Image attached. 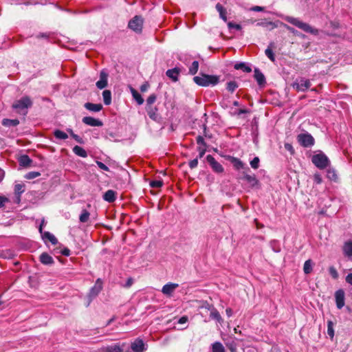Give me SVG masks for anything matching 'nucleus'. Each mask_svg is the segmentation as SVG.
Segmentation results:
<instances>
[{
	"instance_id": "9",
	"label": "nucleus",
	"mask_w": 352,
	"mask_h": 352,
	"mask_svg": "<svg viewBox=\"0 0 352 352\" xmlns=\"http://www.w3.org/2000/svg\"><path fill=\"white\" fill-rule=\"evenodd\" d=\"M178 287L177 283H169L163 286L162 292L166 296H171Z\"/></svg>"
},
{
	"instance_id": "18",
	"label": "nucleus",
	"mask_w": 352,
	"mask_h": 352,
	"mask_svg": "<svg viewBox=\"0 0 352 352\" xmlns=\"http://www.w3.org/2000/svg\"><path fill=\"white\" fill-rule=\"evenodd\" d=\"M146 110L151 119L155 121L158 119L157 109L156 107L148 106L146 107Z\"/></svg>"
},
{
	"instance_id": "58",
	"label": "nucleus",
	"mask_w": 352,
	"mask_h": 352,
	"mask_svg": "<svg viewBox=\"0 0 352 352\" xmlns=\"http://www.w3.org/2000/svg\"><path fill=\"white\" fill-rule=\"evenodd\" d=\"M346 282L349 285H352V273L349 274L346 276Z\"/></svg>"
},
{
	"instance_id": "33",
	"label": "nucleus",
	"mask_w": 352,
	"mask_h": 352,
	"mask_svg": "<svg viewBox=\"0 0 352 352\" xmlns=\"http://www.w3.org/2000/svg\"><path fill=\"white\" fill-rule=\"evenodd\" d=\"M312 269H313V263H312L311 260L309 259V260L306 261L305 262L304 266H303V271H304L305 274H310L312 271Z\"/></svg>"
},
{
	"instance_id": "3",
	"label": "nucleus",
	"mask_w": 352,
	"mask_h": 352,
	"mask_svg": "<svg viewBox=\"0 0 352 352\" xmlns=\"http://www.w3.org/2000/svg\"><path fill=\"white\" fill-rule=\"evenodd\" d=\"M195 82L198 85L208 87L210 85H217L219 82V78L216 76L203 74L199 76H195L193 78Z\"/></svg>"
},
{
	"instance_id": "17",
	"label": "nucleus",
	"mask_w": 352,
	"mask_h": 352,
	"mask_svg": "<svg viewBox=\"0 0 352 352\" xmlns=\"http://www.w3.org/2000/svg\"><path fill=\"white\" fill-rule=\"evenodd\" d=\"M40 261L44 265H52L54 263L53 258L47 253L43 252L40 255Z\"/></svg>"
},
{
	"instance_id": "57",
	"label": "nucleus",
	"mask_w": 352,
	"mask_h": 352,
	"mask_svg": "<svg viewBox=\"0 0 352 352\" xmlns=\"http://www.w3.org/2000/svg\"><path fill=\"white\" fill-rule=\"evenodd\" d=\"M133 278H129L127 279V280H126V284L124 285V287L129 288V287H130L133 285Z\"/></svg>"
},
{
	"instance_id": "48",
	"label": "nucleus",
	"mask_w": 352,
	"mask_h": 352,
	"mask_svg": "<svg viewBox=\"0 0 352 352\" xmlns=\"http://www.w3.org/2000/svg\"><path fill=\"white\" fill-rule=\"evenodd\" d=\"M156 100V96L155 94H151L146 100V107L152 106V104Z\"/></svg>"
},
{
	"instance_id": "12",
	"label": "nucleus",
	"mask_w": 352,
	"mask_h": 352,
	"mask_svg": "<svg viewBox=\"0 0 352 352\" xmlns=\"http://www.w3.org/2000/svg\"><path fill=\"white\" fill-rule=\"evenodd\" d=\"M82 122L87 125L91 126H102V122L98 119H96L93 117L86 116L82 118Z\"/></svg>"
},
{
	"instance_id": "34",
	"label": "nucleus",
	"mask_w": 352,
	"mask_h": 352,
	"mask_svg": "<svg viewBox=\"0 0 352 352\" xmlns=\"http://www.w3.org/2000/svg\"><path fill=\"white\" fill-rule=\"evenodd\" d=\"M334 323L331 320L327 321V333L330 337L331 340H333L334 338V329H333Z\"/></svg>"
},
{
	"instance_id": "55",
	"label": "nucleus",
	"mask_w": 352,
	"mask_h": 352,
	"mask_svg": "<svg viewBox=\"0 0 352 352\" xmlns=\"http://www.w3.org/2000/svg\"><path fill=\"white\" fill-rule=\"evenodd\" d=\"M285 148L286 150L289 151L291 153H294V148L292 144H290L289 143H286V144H285Z\"/></svg>"
},
{
	"instance_id": "49",
	"label": "nucleus",
	"mask_w": 352,
	"mask_h": 352,
	"mask_svg": "<svg viewBox=\"0 0 352 352\" xmlns=\"http://www.w3.org/2000/svg\"><path fill=\"white\" fill-rule=\"evenodd\" d=\"M228 27L229 29L234 28L236 30H241V28H242L241 25L236 24V23H234L232 22H228Z\"/></svg>"
},
{
	"instance_id": "35",
	"label": "nucleus",
	"mask_w": 352,
	"mask_h": 352,
	"mask_svg": "<svg viewBox=\"0 0 352 352\" xmlns=\"http://www.w3.org/2000/svg\"><path fill=\"white\" fill-rule=\"evenodd\" d=\"M43 237L49 240L53 245H56L58 243V240L55 236L49 232H45L43 234Z\"/></svg>"
},
{
	"instance_id": "44",
	"label": "nucleus",
	"mask_w": 352,
	"mask_h": 352,
	"mask_svg": "<svg viewBox=\"0 0 352 352\" xmlns=\"http://www.w3.org/2000/svg\"><path fill=\"white\" fill-rule=\"evenodd\" d=\"M163 185V182L161 180H153L150 182V186L152 188H158L162 187Z\"/></svg>"
},
{
	"instance_id": "46",
	"label": "nucleus",
	"mask_w": 352,
	"mask_h": 352,
	"mask_svg": "<svg viewBox=\"0 0 352 352\" xmlns=\"http://www.w3.org/2000/svg\"><path fill=\"white\" fill-rule=\"evenodd\" d=\"M327 177L333 181H336L338 179L337 175L333 170H328Z\"/></svg>"
},
{
	"instance_id": "45",
	"label": "nucleus",
	"mask_w": 352,
	"mask_h": 352,
	"mask_svg": "<svg viewBox=\"0 0 352 352\" xmlns=\"http://www.w3.org/2000/svg\"><path fill=\"white\" fill-rule=\"evenodd\" d=\"M210 317L213 319H215L218 321H220L221 320V317L219 314V313L216 310L214 309L210 312Z\"/></svg>"
},
{
	"instance_id": "16",
	"label": "nucleus",
	"mask_w": 352,
	"mask_h": 352,
	"mask_svg": "<svg viewBox=\"0 0 352 352\" xmlns=\"http://www.w3.org/2000/svg\"><path fill=\"white\" fill-rule=\"evenodd\" d=\"M116 192L113 190H108L103 195V199L109 203H112L116 199Z\"/></svg>"
},
{
	"instance_id": "52",
	"label": "nucleus",
	"mask_w": 352,
	"mask_h": 352,
	"mask_svg": "<svg viewBox=\"0 0 352 352\" xmlns=\"http://www.w3.org/2000/svg\"><path fill=\"white\" fill-rule=\"evenodd\" d=\"M197 164H198L197 159H194L189 162V166L190 168H195V167L197 166Z\"/></svg>"
},
{
	"instance_id": "56",
	"label": "nucleus",
	"mask_w": 352,
	"mask_h": 352,
	"mask_svg": "<svg viewBox=\"0 0 352 352\" xmlns=\"http://www.w3.org/2000/svg\"><path fill=\"white\" fill-rule=\"evenodd\" d=\"M188 316H184L179 319L178 323L179 324H185L188 322Z\"/></svg>"
},
{
	"instance_id": "43",
	"label": "nucleus",
	"mask_w": 352,
	"mask_h": 352,
	"mask_svg": "<svg viewBox=\"0 0 352 352\" xmlns=\"http://www.w3.org/2000/svg\"><path fill=\"white\" fill-rule=\"evenodd\" d=\"M41 175V173L39 172H36V171H32V172H29L28 173H27L25 176V177L28 179H34L38 176Z\"/></svg>"
},
{
	"instance_id": "37",
	"label": "nucleus",
	"mask_w": 352,
	"mask_h": 352,
	"mask_svg": "<svg viewBox=\"0 0 352 352\" xmlns=\"http://www.w3.org/2000/svg\"><path fill=\"white\" fill-rule=\"evenodd\" d=\"M54 135L56 138L60 139V140H66L68 138L67 134L60 130H56L54 132Z\"/></svg>"
},
{
	"instance_id": "10",
	"label": "nucleus",
	"mask_w": 352,
	"mask_h": 352,
	"mask_svg": "<svg viewBox=\"0 0 352 352\" xmlns=\"http://www.w3.org/2000/svg\"><path fill=\"white\" fill-rule=\"evenodd\" d=\"M344 292L342 289H338L335 293L336 306L340 309L344 306Z\"/></svg>"
},
{
	"instance_id": "62",
	"label": "nucleus",
	"mask_w": 352,
	"mask_h": 352,
	"mask_svg": "<svg viewBox=\"0 0 352 352\" xmlns=\"http://www.w3.org/2000/svg\"><path fill=\"white\" fill-rule=\"evenodd\" d=\"M251 10L256 12H261L264 10V8L261 6H254L251 8Z\"/></svg>"
},
{
	"instance_id": "50",
	"label": "nucleus",
	"mask_w": 352,
	"mask_h": 352,
	"mask_svg": "<svg viewBox=\"0 0 352 352\" xmlns=\"http://www.w3.org/2000/svg\"><path fill=\"white\" fill-rule=\"evenodd\" d=\"M314 182L316 183L317 184H321L322 181L321 175L319 173L314 174Z\"/></svg>"
},
{
	"instance_id": "47",
	"label": "nucleus",
	"mask_w": 352,
	"mask_h": 352,
	"mask_svg": "<svg viewBox=\"0 0 352 352\" xmlns=\"http://www.w3.org/2000/svg\"><path fill=\"white\" fill-rule=\"evenodd\" d=\"M259 158L258 157H255L251 162L250 165L252 168L257 169L259 166Z\"/></svg>"
},
{
	"instance_id": "11",
	"label": "nucleus",
	"mask_w": 352,
	"mask_h": 352,
	"mask_svg": "<svg viewBox=\"0 0 352 352\" xmlns=\"http://www.w3.org/2000/svg\"><path fill=\"white\" fill-rule=\"evenodd\" d=\"M102 289V281L100 278H98L96 281L94 286L91 289L89 296L94 298L98 295Z\"/></svg>"
},
{
	"instance_id": "40",
	"label": "nucleus",
	"mask_w": 352,
	"mask_h": 352,
	"mask_svg": "<svg viewBox=\"0 0 352 352\" xmlns=\"http://www.w3.org/2000/svg\"><path fill=\"white\" fill-rule=\"evenodd\" d=\"M245 181H247L250 184L251 186H256L258 182V179H256L254 175H250L249 177H246Z\"/></svg>"
},
{
	"instance_id": "23",
	"label": "nucleus",
	"mask_w": 352,
	"mask_h": 352,
	"mask_svg": "<svg viewBox=\"0 0 352 352\" xmlns=\"http://www.w3.org/2000/svg\"><path fill=\"white\" fill-rule=\"evenodd\" d=\"M166 76L171 78L173 81H177L178 79V75L179 74V69L174 68L166 71Z\"/></svg>"
},
{
	"instance_id": "19",
	"label": "nucleus",
	"mask_w": 352,
	"mask_h": 352,
	"mask_svg": "<svg viewBox=\"0 0 352 352\" xmlns=\"http://www.w3.org/2000/svg\"><path fill=\"white\" fill-rule=\"evenodd\" d=\"M84 107L87 110L93 112H98L102 109V105L101 104H94L91 102H86L84 104Z\"/></svg>"
},
{
	"instance_id": "4",
	"label": "nucleus",
	"mask_w": 352,
	"mask_h": 352,
	"mask_svg": "<svg viewBox=\"0 0 352 352\" xmlns=\"http://www.w3.org/2000/svg\"><path fill=\"white\" fill-rule=\"evenodd\" d=\"M311 161L313 164L320 169L327 168L329 164L328 157L323 153L314 155Z\"/></svg>"
},
{
	"instance_id": "59",
	"label": "nucleus",
	"mask_w": 352,
	"mask_h": 352,
	"mask_svg": "<svg viewBox=\"0 0 352 352\" xmlns=\"http://www.w3.org/2000/svg\"><path fill=\"white\" fill-rule=\"evenodd\" d=\"M71 135L74 140H76L78 142L81 143V138L78 135L74 134L72 131H70Z\"/></svg>"
},
{
	"instance_id": "61",
	"label": "nucleus",
	"mask_w": 352,
	"mask_h": 352,
	"mask_svg": "<svg viewBox=\"0 0 352 352\" xmlns=\"http://www.w3.org/2000/svg\"><path fill=\"white\" fill-rule=\"evenodd\" d=\"M61 253L64 256H69L70 255V250L68 248H64Z\"/></svg>"
},
{
	"instance_id": "54",
	"label": "nucleus",
	"mask_w": 352,
	"mask_h": 352,
	"mask_svg": "<svg viewBox=\"0 0 352 352\" xmlns=\"http://www.w3.org/2000/svg\"><path fill=\"white\" fill-rule=\"evenodd\" d=\"M197 143L199 145H203L204 146H206V143L204 142V139L203 137L199 135L197 138Z\"/></svg>"
},
{
	"instance_id": "27",
	"label": "nucleus",
	"mask_w": 352,
	"mask_h": 352,
	"mask_svg": "<svg viewBox=\"0 0 352 352\" xmlns=\"http://www.w3.org/2000/svg\"><path fill=\"white\" fill-rule=\"evenodd\" d=\"M90 218V212L85 209L81 211L79 216V221L80 223H87Z\"/></svg>"
},
{
	"instance_id": "32",
	"label": "nucleus",
	"mask_w": 352,
	"mask_h": 352,
	"mask_svg": "<svg viewBox=\"0 0 352 352\" xmlns=\"http://www.w3.org/2000/svg\"><path fill=\"white\" fill-rule=\"evenodd\" d=\"M212 352H226L225 348L223 344L219 342H215L212 345Z\"/></svg>"
},
{
	"instance_id": "63",
	"label": "nucleus",
	"mask_w": 352,
	"mask_h": 352,
	"mask_svg": "<svg viewBox=\"0 0 352 352\" xmlns=\"http://www.w3.org/2000/svg\"><path fill=\"white\" fill-rule=\"evenodd\" d=\"M199 157L201 158V157H202L204 156V155L206 153V148H205V146L204 148L199 147Z\"/></svg>"
},
{
	"instance_id": "22",
	"label": "nucleus",
	"mask_w": 352,
	"mask_h": 352,
	"mask_svg": "<svg viewBox=\"0 0 352 352\" xmlns=\"http://www.w3.org/2000/svg\"><path fill=\"white\" fill-rule=\"evenodd\" d=\"M217 10L218 11V12L219 13V16L220 18L223 20L225 22L227 21L228 19H227V16H226V14H227V11L226 10V8H223V6L218 3L216 6H215Z\"/></svg>"
},
{
	"instance_id": "42",
	"label": "nucleus",
	"mask_w": 352,
	"mask_h": 352,
	"mask_svg": "<svg viewBox=\"0 0 352 352\" xmlns=\"http://www.w3.org/2000/svg\"><path fill=\"white\" fill-rule=\"evenodd\" d=\"M237 87L238 85L235 81H230L227 84V89L230 92L234 91Z\"/></svg>"
},
{
	"instance_id": "30",
	"label": "nucleus",
	"mask_w": 352,
	"mask_h": 352,
	"mask_svg": "<svg viewBox=\"0 0 352 352\" xmlns=\"http://www.w3.org/2000/svg\"><path fill=\"white\" fill-rule=\"evenodd\" d=\"M102 97L104 103L109 105L111 102V93L109 90H104L102 92Z\"/></svg>"
},
{
	"instance_id": "24",
	"label": "nucleus",
	"mask_w": 352,
	"mask_h": 352,
	"mask_svg": "<svg viewBox=\"0 0 352 352\" xmlns=\"http://www.w3.org/2000/svg\"><path fill=\"white\" fill-rule=\"evenodd\" d=\"M19 162L21 166L27 167L30 166L32 161L28 155H23L19 157Z\"/></svg>"
},
{
	"instance_id": "41",
	"label": "nucleus",
	"mask_w": 352,
	"mask_h": 352,
	"mask_svg": "<svg viewBox=\"0 0 352 352\" xmlns=\"http://www.w3.org/2000/svg\"><path fill=\"white\" fill-rule=\"evenodd\" d=\"M329 273L330 276L332 277V278H333L335 280L338 279L339 277L338 272L337 270L336 269V267L333 266H330L329 267Z\"/></svg>"
},
{
	"instance_id": "64",
	"label": "nucleus",
	"mask_w": 352,
	"mask_h": 352,
	"mask_svg": "<svg viewBox=\"0 0 352 352\" xmlns=\"http://www.w3.org/2000/svg\"><path fill=\"white\" fill-rule=\"evenodd\" d=\"M8 201V199L4 197H1L0 196V207H2L3 206L4 204L6 201Z\"/></svg>"
},
{
	"instance_id": "7",
	"label": "nucleus",
	"mask_w": 352,
	"mask_h": 352,
	"mask_svg": "<svg viewBox=\"0 0 352 352\" xmlns=\"http://www.w3.org/2000/svg\"><path fill=\"white\" fill-rule=\"evenodd\" d=\"M143 26V19L141 16H135L129 21L128 27L133 31L140 33Z\"/></svg>"
},
{
	"instance_id": "28",
	"label": "nucleus",
	"mask_w": 352,
	"mask_h": 352,
	"mask_svg": "<svg viewBox=\"0 0 352 352\" xmlns=\"http://www.w3.org/2000/svg\"><path fill=\"white\" fill-rule=\"evenodd\" d=\"M73 152L76 155H77L80 157H86L87 156V151L83 148H82L79 146H75L73 148Z\"/></svg>"
},
{
	"instance_id": "5",
	"label": "nucleus",
	"mask_w": 352,
	"mask_h": 352,
	"mask_svg": "<svg viewBox=\"0 0 352 352\" xmlns=\"http://www.w3.org/2000/svg\"><path fill=\"white\" fill-rule=\"evenodd\" d=\"M311 85L310 80L302 77L296 78L292 85V87L297 91H305Z\"/></svg>"
},
{
	"instance_id": "36",
	"label": "nucleus",
	"mask_w": 352,
	"mask_h": 352,
	"mask_svg": "<svg viewBox=\"0 0 352 352\" xmlns=\"http://www.w3.org/2000/svg\"><path fill=\"white\" fill-rule=\"evenodd\" d=\"M231 162L233 164L234 168L237 170L243 168L244 167L243 163L236 157H232Z\"/></svg>"
},
{
	"instance_id": "8",
	"label": "nucleus",
	"mask_w": 352,
	"mask_h": 352,
	"mask_svg": "<svg viewBox=\"0 0 352 352\" xmlns=\"http://www.w3.org/2000/svg\"><path fill=\"white\" fill-rule=\"evenodd\" d=\"M206 160L214 172L217 173H221L223 172L224 169L222 165L219 163L212 155H207Z\"/></svg>"
},
{
	"instance_id": "14",
	"label": "nucleus",
	"mask_w": 352,
	"mask_h": 352,
	"mask_svg": "<svg viewBox=\"0 0 352 352\" xmlns=\"http://www.w3.org/2000/svg\"><path fill=\"white\" fill-rule=\"evenodd\" d=\"M343 252L349 260L352 261V239L344 242Z\"/></svg>"
},
{
	"instance_id": "38",
	"label": "nucleus",
	"mask_w": 352,
	"mask_h": 352,
	"mask_svg": "<svg viewBox=\"0 0 352 352\" xmlns=\"http://www.w3.org/2000/svg\"><path fill=\"white\" fill-rule=\"evenodd\" d=\"M272 44L265 50V54L272 62L275 61V56L272 49Z\"/></svg>"
},
{
	"instance_id": "15",
	"label": "nucleus",
	"mask_w": 352,
	"mask_h": 352,
	"mask_svg": "<svg viewBox=\"0 0 352 352\" xmlns=\"http://www.w3.org/2000/svg\"><path fill=\"white\" fill-rule=\"evenodd\" d=\"M131 349L133 352H143L144 349V344L142 340L137 339L131 344Z\"/></svg>"
},
{
	"instance_id": "1",
	"label": "nucleus",
	"mask_w": 352,
	"mask_h": 352,
	"mask_svg": "<svg viewBox=\"0 0 352 352\" xmlns=\"http://www.w3.org/2000/svg\"><path fill=\"white\" fill-rule=\"evenodd\" d=\"M284 19L287 22L295 25L296 27L301 29L302 30H303L304 32H305L307 33H309V34H311L316 35V36L318 35V34H319V30L318 29L311 27L308 23L300 21L298 18H295V17L290 16H286L284 18Z\"/></svg>"
},
{
	"instance_id": "29",
	"label": "nucleus",
	"mask_w": 352,
	"mask_h": 352,
	"mask_svg": "<svg viewBox=\"0 0 352 352\" xmlns=\"http://www.w3.org/2000/svg\"><path fill=\"white\" fill-rule=\"evenodd\" d=\"M234 67L235 69H241L246 73H250L252 72V69L250 68V67H249L244 63H236Z\"/></svg>"
},
{
	"instance_id": "51",
	"label": "nucleus",
	"mask_w": 352,
	"mask_h": 352,
	"mask_svg": "<svg viewBox=\"0 0 352 352\" xmlns=\"http://www.w3.org/2000/svg\"><path fill=\"white\" fill-rule=\"evenodd\" d=\"M96 164L100 169L105 170V171L109 170V168H108V166H106L104 163H102L100 161H96Z\"/></svg>"
},
{
	"instance_id": "31",
	"label": "nucleus",
	"mask_w": 352,
	"mask_h": 352,
	"mask_svg": "<svg viewBox=\"0 0 352 352\" xmlns=\"http://www.w3.org/2000/svg\"><path fill=\"white\" fill-rule=\"evenodd\" d=\"M24 184H17L14 186V193L17 195L18 201H20V196L24 192Z\"/></svg>"
},
{
	"instance_id": "13",
	"label": "nucleus",
	"mask_w": 352,
	"mask_h": 352,
	"mask_svg": "<svg viewBox=\"0 0 352 352\" xmlns=\"http://www.w3.org/2000/svg\"><path fill=\"white\" fill-rule=\"evenodd\" d=\"M107 77L108 74L102 71L100 74V80L96 82V86L98 89H102L107 87Z\"/></svg>"
},
{
	"instance_id": "21",
	"label": "nucleus",
	"mask_w": 352,
	"mask_h": 352,
	"mask_svg": "<svg viewBox=\"0 0 352 352\" xmlns=\"http://www.w3.org/2000/svg\"><path fill=\"white\" fill-rule=\"evenodd\" d=\"M103 352H123V349L118 344L107 346L102 349Z\"/></svg>"
},
{
	"instance_id": "20",
	"label": "nucleus",
	"mask_w": 352,
	"mask_h": 352,
	"mask_svg": "<svg viewBox=\"0 0 352 352\" xmlns=\"http://www.w3.org/2000/svg\"><path fill=\"white\" fill-rule=\"evenodd\" d=\"M254 76L259 85H262L265 82V78L258 69H254Z\"/></svg>"
},
{
	"instance_id": "60",
	"label": "nucleus",
	"mask_w": 352,
	"mask_h": 352,
	"mask_svg": "<svg viewBox=\"0 0 352 352\" xmlns=\"http://www.w3.org/2000/svg\"><path fill=\"white\" fill-rule=\"evenodd\" d=\"M250 175H249L247 171H243L241 173V176L239 177V179H244L246 180V177H249Z\"/></svg>"
},
{
	"instance_id": "2",
	"label": "nucleus",
	"mask_w": 352,
	"mask_h": 352,
	"mask_svg": "<svg viewBox=\"0 0 352 352\" xmlns=\"http://www.w3.org/2000/svg\"><path fill=\"white\" fill-rule=\"evenodd\" d=\"M32 100L29 96H23L19 100H15L12 107L16 113L25 116L28 113V109L32 106Z\"/></svg>"
},
{
	"instance_id": "39",
	"label": "nucleus",
	"mask_w": 352,
	"mask_h": 352,
	"mask_svg": "<svg viewBox=\"0 0 352 352\" xmlns=\"http://www.w3.org/2000/svg\"><path fill=\"white\" fill-rule=\"evenodd\" d=\"M199 69V62L197 60H195L192 63L191 66L189 68V72L192 75L195 74Z\"/></svg>"
},
{
	"instance_id": "53",
	"label": "nucleus",
	"mask_w": 352,
	"mask_h": 352,
	"mask_svg": "<svg viewBox=\"0 0 352 352\" xmlns=\"http://www.w3.org/2000/svg\"><path fill=\"white\" fill-rule=\"evenodd\" d=\"M149 84L146 82H144V84H142L141 86H140V91L142 92H145L148 90V89L149 88Z\"/></svg>"
},
{
	"instance_id": "6",
	"label": "nucleus",
	"mask_w": 352,
	"mask_h": 352,
	"mask_svg": "<svg viewBox=\"0 0 352 352\" xmlns=\"http://www.w3.org/2000/svg\"><path fill=\"white\" fill-rule=\"evenodd\" d=\"M297 140L300 144L303 147H311L315 143L314 138L308 133L298 135Z\"/></svg>"
},
{
	"instance_id": "25",
	"label": "nucleus",
	"mask_w": 352,
	"mask_h": 352,
	"mask_svg": "<svg viewBox=\"0 0 352 352\" xmlns=\"http://www.w3.org/2000/svg\"><path fill=\"white\" fill-rule=\"evenodd\" d=\"M19 124V120L17 119L5 118L2 120V124L6 127L16 126Z\"/></svg>"
},
{
	"instance_id": "26",
	"label": "nucleus",
	"mask_w": 352,
	"mask_h": 352,
	"mask_svg": "<svg viewBox=\"0 0 352 352\" xmlns=\"http://www.w3.org/2000/svg\"><path fill=\"white\" fill-rule=\"evenodd\" d=\"M131 92L133 96V98L136 100L137 103L140 105L144 102V99L142 96L133 87H131Z\"/></svg>"
}]
</instances>
